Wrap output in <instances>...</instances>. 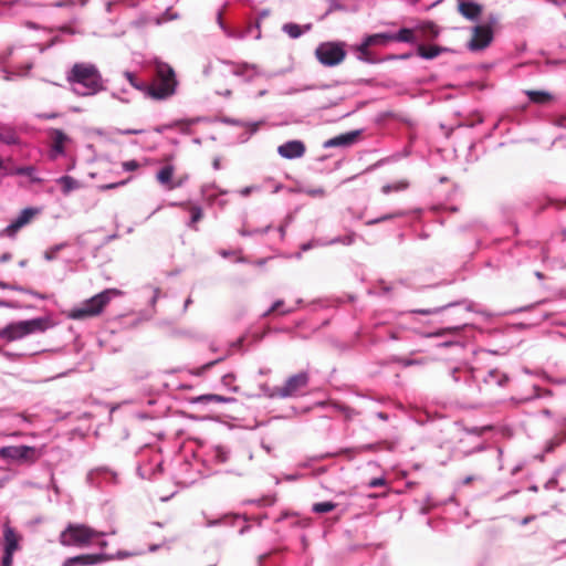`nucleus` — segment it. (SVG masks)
Wrapping results in <instances>:
<instances>
[{
  "mask_svg": "<svg viewBox=\"0 0 566 566\" xmlns=\"http://www.w3.org/2000/svg\"><path fill=\"white\" fill-rule=\"evenodd\" d=\"M154 293H155V295H154V297H153V302H155V301L157 300V297H158V295H159V293H160L159 287H155V289H154Z\"/></svg>",
  "mask_w": 566,
  "mask_h": 566,
  "instance_id": "obj_47",
  "label": "nucleus"
},
{
  "mask_svg": "<svg viewBox=\"0 0 566 566\" xmlns=\"http://www.w3.org/2000/svg\"><path fill=\"white\" fill-rule=\"evenodd\" d=\"M214 167L218 168L219 167V163L218 160L214 161Z\"/></svg>",
  "mask_w": 566,
  "mask_h": 566,
  "instance_id": "obj_59",
  "label": "nucleus"
},
{
  "mask_svg": "<svg viewBox=\"0 0 566 566\" xmlns=\"http://www.w3.org/2000/svg\"><path fill=\"white\" fill-rule=\"evenodd\" d=\"M543 412L548 416L549 415V411L547 409L543 410Z\"/></svg>",
  "mask_w": 566,
  "mask_h": 566,
  "instance_id": "obj_58",
  "label": "nucleus"
},
{
  "mask_svg": "<svg viewBox=\"0 0 566 566\" xmlns=\"http://www.w3.org/2000/svg\"><path fill=\"white\" fill-rule=\"evenodd\" d=\"M66 81L81 96L95 95L105 90L97 66L90 62H76L66 73Z\"/></svg>",
  "mask_w": 566,
  "mask_h": 566,
  "instance_id": "obj_1",
  "label": "nucleus"
},
{
  "mask_svg": "<svg viewBox=\"0 0 566 566\" xmlns=\"http://www.w3.org/2000/svg\"><path fill=\"white\" fill-rule=\"evenodd\" d=\"M417 313H420V314H424V315H428V314H431L432 311L431 310H417L416 311Z\"/></svg>",
  "mask_w": 566,
  "mask_h": 566,
  "instance_id": "obj_48",
  "label": "nucleus"
},
{
  "mask_svg": "<svg viewBox=\"0 0 566 566\" xmlns=\"http://www.w3.org/2000/svg\"><path fill=\"white\" fill-rule=\"evenodd\" d=\"M378 416H379V418H381V419H384V420H386V419H387V415H386V413H384V412H379V415H378Z\"/></svg>",
  "mask_w": 566,
  "mask_h": 566,
  "instance_id": "obj_52",
  "label": "nucleus"
},
{
  "mask_svg": "<svg viewBox=\"0 0 566 566\" xmlns=\"http://www.w3.org/2000/svg\"><path fill=\"white\" fill-rule=\"evenodd\" d=\"M391 38H392V42L398 41V42L415 43L416 41H418L416 28L415 29L403 28V29L399 30V32H397V33H391Z\"/></svg>",
  "mask_w": 566,
  "mask_h": 566,
  "instance_id": "obj_23",
  "label": "nucleus"
},
{
  "mask_svg": "<svg viewBox=\"0 0 566 566\" xmlns=\"http://www.w3.org/2000/svg\"><path fill=\"white\" fill-rule=\"evenodd\" d=\"M358 132H349L339 136H336L334 138L328 139L325 143V147H338V146H346L353 144L357 136Z\"/></svg>",
  "mask_w": 566,
  "mask_h": 566,
  "instance_id": "obj_20",
  "label": "nucleus"
},
{
  "mask_svg": "<svg viewBox=\"0 0 566 566\" xmlns=\"http://www.w3.org/2000/svg\"><path fill=\"white\" fill-rule=\"evenodd\" d=\"M220 254L224 258L229 256L231 253L227 252V251H221Z\"/></svg>",
  "mask_w": 566,
  "mask_h": 566,
  "instance_id": "obj_51",
  "label": "nucleus"
},
{
  "mask_svg": "<svg viewBox=\"0 0 566 566\" xmlns=\"http://www.w3.org/2000/svg\"><path fill=\"white\" fill-rule=\"evenodd\" d=\"M125 77L130 83L132 86H134L136 90L144 92L148 96V83L139 81L137 76L134 73L126 72Z\"/></svg>",
  "mask_w": 566,
  "mask_h": 566,
  "instance_id": "obj_28",
  "label": "nucleus"
},
{
  "mask_svg": "<svg viewBox=\"0 0 566 566\" xmlns=\"http://www.w3.org/2000/svg\"><path fill=\"white\" fill-rule=\"evenodd\" d=\"M50 138L52 140V153L63 155L65 151V144L70 140L69 136L61 129L54 128L50 130Z\"/></svg>",
  "mask_w": 566,
  "mask_h": 566,
  "instance_id": "obj_16",
  "label": "nucleus"
},
{
  "mask_svg": "<svg viewBox=\"0 0 566 566\" xmlns=\"http://www.w3.org/2000/svg\"><path fill=\"white\" fill-rule=\"evenodd\" d=\"M306 147L301 140H290L277 147L280 156L286 159L301 158L305 154Z\"/></svg>",
  "mask_w": 566,
  "mask_h": 566,
  "instance_id": "obj_12",
  "label": "nucleus"
},
{
  "mask_svg": "<svg viewBox=\"0 0 566 566\" xmlns=\"http://www.w3.org/2000/svg\"><path fill=\"white\" fill-rule=\"evenodd\" d=\"M2 304H3V302H2V301H0V305H2Z\"/></svg>",
  "mask_w": 566,
  "mask_h": 566,
  "instance_id": "obj_62",
  "label": "nucleus"
},
{
  "mask_svg": "<svg viewBox=\"0 0 566 566\" xmlns=\"http://www.w3.org/2000/svg\"><path fill=\"white\" fill-rule=\"evenodd\" d=\"M389 42H392L391 33L371 34L365 39L358 49L361 53H366L369 46L387 45Z\"/></svg>",
  "mask_w": 566,
  "mask_h": 566,
  "instance_id": "obj_18",
  "label": "nucleus"
},
{
  "mask_svg": "<svg viewBox=\"0 0 566 566\" xmlns=\"http://www.w3.org/2000/svg\"><path fill=\"white\" fill-rule=\"evenodd\" d=\"M282 29L286 34H289L290 38L297 39L303 34L304 31L311 29V24H306L304 28H302L301 25L291 22L285 23Z\"/></svg>",
  "mask_w": 566,
  "mask_h": 566,
  "instance_id": "obj_26",
  "label": "nucleus"
},
{
  "mask_svg": "<svg viewBox=\"0 0 566 566\" xmlns=\"http://www.w3.org/2000/svg\"><path fill=\"white\" fill-rule=\"evenodd\" d=\"M21 535L13 527L6 523L3 526L4 552L14 554L20 549Z\"/></svg>",
  "mask_w": 566,
  "mask_h": 566,
  "instance_id": "obj_14",
  "label": "nucleus"
},
{
  "mask_svg": "<svg viewBox=\"0 0 566 566\" xmlns=\"http://www.w3.org/2000/svg\"><path fill=\"white\" fill-rule=\"evenodd\" d=\"M290 312H291V311H281V312H280V315H285V314H287V313H290Z\"/></svg>",
  "mask_w": 566,
  "mask_h": 566,
  "instance_id": "obj_54",
  "label": "nucleus"
},
{
  "mask_svg": "<svg viewBox=\"0 0 566 566\" xmlns=\"http://www.w3.org/2000/svg\"><path fill=\"white\" fill-rule=\"evenodd\" d=\"M74 0H63L57 3L59 7H71L74 6Z\"/></svg>",
  "mask_w": 566,
  "mask_h": 566,
  "instance_id": "obj_44",
  "label": "nucleus"
},
{
  "mask_svg": "<svg viewBox=\"0 0 566 566\" xmlns=\"http://www.w3.org/2000/svg\"><path fill=\"white\" fill-rule=\"evenodd\" d=\"M312 195H324V190L319 189V190H315V191H311Z\"/></svg>",
  "mask_w": 566,
  "mask_h": 566,
  "instance_id": "obj_50",
  "label": "nucleus"
},
{
  "mask_svg": "<svg viewBox=\"0 0 566 566\" xmlns=\"http://www.w3.org/2000/svg\"><path fill=\"white\" fill-rule=\"evenodd\" d=\"M384 484H385V480L380 479V478L373 479L369 482V486H371V488L380 486V485H384Z\"/></svg>",
  "mask_w": 566,
  "mask_h": 566,
  "instance_id": "obj_42",
  "label": "nucleus"
},
{
  "mask_svg": "<svg viewBox=\"0 0 566 566\" xmlns=\"http://www.w3.org/2000/svg\"><path fill=\"white\" fill-rule=\"evenodd\" d=\"M122 295L117 289H106L74 306L66 313V317L73 321H86L102 315L114 297Z\"/></svg>",
  "mask_w": 566,
  "mask_h": 566,
  "instance_id": "obj_2",
  "label": "nucleus"
},
{
  "mask_svg": "<svg viewBox=\"0 0 566 566\" xmlns=\"http://www.w3.org/2000/svg\"><path fill=\"white\" fill-rule=\"evenodd\" d=\"M107 559L104 554H84L65 559L63 566H92Z\"/></svg>",
  "mask_w": 566,
  "mask_h": 566,
  "instance_id": "obj_13",
  "label": "nucleus"
},
{
  "mask_svg": "<svg viewBox=\"0 0 566 566\" xmlns=\"http://www.w3.org/2000/svg\"><path fill=\"white\" fill-rule=\"evenodd\" d=\"M60 248L57 247L55 250L53 251H48L45 252V259L46 260H53L54 259V255H55V252L59 250Z\"/></svg>",
  "mask_w": 566,
  "mask_h": 566,
  "instance_id": "obj_45",
  "label": "nucleus"
},
{
  "mask_svg": "<svg viewBox=\"0 0 566 566\" xmlns=\"http://www.w3.org/2000/svg\"><path fill=\"white\" fill-rule=\"evenodd\" d=\"M126 182H127V180H123V181H118V182L102 185V186H99V190L106 191V190L115 189L120 186H124Z\"/></svg>",
  "mask_w": 566,
  "mask_h": 566,
  "instance_id": "obj_36",
  "label": "nucleus"
},
{
  "mask_svg": "<svg viewBox=\"0 0 566 566\" xmlns=\"http://www.w3.org/2000/svg\"><path fill=\"white\" fill-rule=\"evenodd\" d=\"M336 504L333 502H319L313 505V512L315 513H327L333 511Z\"/></svg>",
  "mask_w": 566,
  "mask_h": 566,
  "instance_id": "obj_32",
  "label": "nucleus"
},
{
  "mask_svg": "<svg viewBox=\"0 0 566 566\" xmlns=\"http://www.w3.org/2000/svg\"><path fill=\"white\" fill-rule=\"evenodd\" d=\"M473 433H480L481 431H479L478 429H474L472 430Z\"/></svg>",
  "mask_w": 566,
  "mask_h": 566,
  "instance_id": "obj_60",
  "label": "nucleus"
},
{
  "mask_svg": "<svg viewBox=\"0 0 566 566\" xmlns=\"http://www.w3.org/2000/svg\"><path fill=\"white\" fill-rule=\"evenodd\" d=\"M565 440V434L560 433L555 436L552 441L548 450H553L555 446H559Z\"/></svg>",
  "mask_w": 566,
  "mask_h": 566,
  "instance_id": "obj_39",
  "label": "nucleus"
},
{
  "mask_svg": "<svg viewBox=\"0 0 566 566\" xmlns=\"http://www.w3.org/2000/svg\"><path fill=\"white\" fill-rule=\"evenodd\" d=\"M409 187V182L407 180H399L390 185H385L381 188V191L385 195L390 193L391 191H403Z\"/></svg>",
  "mask_w": 566,
  "mask_h": 566,
  "instance_id": "obj_30",
  "label": "nucleus"
},
{
  "mask_svg": "<svg viewBox=\"0 0 566 566\" xmlns=\"http://www.w3.org/2000/svg\"><path fill=\"white\" fill-rule=\"evenodd\" d=\"M535 276H536L537 279H539V280H543V279H544V274H543L542 272H539V271H536V272H535Z\"/></svg>",
  "mask_w": 566,
  "mask_h": 566,
  "instance_id": "obj_49",
  "label": "nucleus"
},
{
  "mask_svg": "<svg viewBox=\"0 0 566 566\" xmlns=\"http://www.w3.org/2000/svg\"><path fill=\"white\" fill-rule=\"evenodd\" d=\"M56 182L61 186L64 195H69L71 191L81 187V184L71 176H62Z\"/></svg>",
  "mask_w": 566,
  "mask_h": 566,
  "instance_id": "obj_24",
  "label": "nucleus"
},
{
  "mask_svg": "<svg viewBox=\"0 0 566 566\" xmlns=\"http://www.w3.org/2000/svg\"><path fill=\"white\" fill-rule=\"evenodd\" d=\"M13 555L14 554H10V553H6L3 554V557H2V566H12L13 564Z\"/></svg>",
  "mask_w": 566,
  "mask_h": 566,
  "instance_id": "obj_40",
  "label": "nucleus"
},
{
  "mask_svg": "<svg viewBox=\"0 0 566 566\" xmlns=\"http://www.w3.org/2000/svg\"><path fill=\"white\" fill-rule=\"evenodd\" d=\"M230 399L229 398H226L221 395H216V394H207V395H201V396H198L193 399H191L192 402H218V403H223V402H228Z\"/></svg>",
  "mask_w": 566,
  "mask_h": 566,
  "instance_id": "obj_29",
  "label": "nucleus"
},
{
  "mask_svg": "<svg viewBox=\"0 0 566 566\" xmlns=\"http://www.w3.org/2000/svg\"><path fill=\"white\" fill-rule=\"evenodd\" d=\"M99 545H101L102 547H105L107 544H106V542H101V544H99Z\"/></svg>",
  "mask_w": 566,
  "mask_h": 566,
  "instance_id": "obj_57",
  "label": "nucleus"
},
{
  "mask_svg": "<svg viewBox=\"0 0 566 566\" xmlns=\"http://www.w3.org/2000/svg\"><path fill=\"white\" fill-rule=\"evenodd\" d=\"M395 446H396V443L392 441H381L376 444H369V446L363 447L360 450L378 451V450L385 449V450L392 451L395 449Z\"/></svg>",
  "mask_w": 566,
  "mask_h": 566,
  "instance_id": "obj_31",
  "label": "nucleus"
},
{
  "mask_svg": "<svg viewBox=\"0 0 566 566\" xmlns=\"http://www.w3.org/2000/svg\"><path fill=\"white\" fill-rule=\"evenodd\" d=\"M41 209L29 207L23 209L20 214L8 224L1 232L0 235H4L8 238H14L17 233L25 226L32 222V220L40 214Z\"/></svg>",
  "mask_w": 566,
  "mask_h": 566,
  "instance_id": "obj_9",
  "label": "nucleus"
},
{
  "mask_svg": "<svg viewBox=\"0 0 566 566\" xmlns=\"http://www.w3.org/2000/svg\"><path fill=\"white\" fill-rule=\"evenodd\" d=\"M118 132L122 135H138V134H143L145 130L142 128H127V129H119Z\"/></svg>",
  "mask_w": 566,
  "mask_h": 566,
  "instance_id": "obj_37",
  "label": "nucleus"
},
{
  "mask_svg": "<svg viewBox=\"0 0 566 566\" xmlns=\"http://www.w3.org/2000/svg\"><path fill=\"white\" fill-rule=\"evenodd\" d=\"M471 481H472V478H467V479H465V481H464V483H465V484H468V483H470Z\"/></svg>",
  "mask_w": 566,
  "mask_h": 566,
  "instance_id": "obj_55",
  "label": "nucleus"
},
{
  "mask_svg": "<svg viewBox=\"0 0 566 566\" xmlns=\"http://www.w3.org/2000/svg\"><path fill=\"white\" fill-rule=\"evenodd\" d=\"M234 380L233 374H226L222 376L221 381L224 386H230Z\"/></svg>",
  "mask_w": 566,
  "mask_h": 566,
  "instance_id": "obj_41",
  "label": "nucleus"
},
{
  "mask_svg": "<svg viewBox=\"0 0 566 566\" xmlns=\"http://www.w3.org/2000/svg\"><path fill=\"white\" fill-rule=\"evenodd\" d=\"M122 167L126 171H136L137 169H139L140 164L137 160L132 159V160H128V161H124L122 164Z\"/></svg>",
  "mask_w": 566,
  "mask_h": 566,
  "instance_id": "obj_35",
  "label": "nucleus"
},
{
  "mask_svg": "<svg viewBox=\"0 0 566 566\" xmlns=\"http://www.w3.org/2000/svg\"><path fill=\"white\" fill-rule=\"evenodd\" d=\"M447 50H448L447 48L436 45V44L434 45L419 44L417 46V54L422 59L432 60V59L437 57L438 55H440L441 53L446 52Z\"/></svg>",
  "mask_w": 566,
  "mask_h": 566,
  "instance_id": "obj_19",
  "label": "nucleus"
},
{
  "mask_svg": "<svg viewBox=\"0 0 566 566\" xmlns=\"http://www.w3.org/2000/svg\"><path fill=\"white\" fill-rule=\"evenodd\" d=\"M178 81L174 69L165 62L156 61L151 83L148 84V97L157 101L166 99L176 93Z\"/></svg>",
  "mask_w": 566,
  "mask_h": 566,
  "instance_id": "obj_3",
  "label": "nucleus"
},
{
  "mask_svg": "<svg viewBox=\"0 0 566 566\" xmlns=\"http://www.w3.org/2000/svg\"><path fill=\"white\" fill-rule=\"evenodd\" d=\"M458 11L462 17L469 20H476L482 13V7L472 1L458 0Z\"/></svg>",
  "mask_w": 566,
  "mask_h": 566,
  "instance_id": "obj_15",
  "label": "nucleus"
},
{
  "mask_svg": "<svg viewBox=\"0 0 566 566\" xmlns=\"http://www.w3.org/2000/svg\"><path fill=\"white\" fill-rule=\"evenodd\" d=\"M221 360H223V358H219V359L209 361V363L202 365L201 367L197 368L196 371H193V374L197 376H201L203 373H206L207 370L212 368L214 365H217Z\"/></svg>",
  "mask_w": 566,
  "mask_h": 566,
  "instance_id": "obj_34",
  "label": "nucleus"
},
{
  "mask_svg": "<svg viewBox=\"0 0 566 566\" xmlns=\"http://www.w3.org/2000/svg\"><path fill=\"white\" fill-rule=\"evenodd\" d=\"M46 327V319L40 317L11 323L0 331V338L13 342L36 332H44Z\"/></svg>",
  "mask_w": 566,
  "mask_h": 566,
  "instance_id": "obj_5",
  "label": "nucleus"
},
{
  "mask_svg": "<svg viewBox=\"0 0 566 566\" xmlns=\"http://www.w3.org/2000/svg\"><path fill=\"white\" fill-rule=\"evenodd\" d=\"M416 30H417V38H418V40H421V41H432V40L437 39L440 34L439 27L431 21L421 23L420 25H418L416 28Z\"/></svg>",
  "mask_w": 566,
  "mask_h": 566,
  "instance_id": "obj_17",
  "label": "nucleus"
},
{
  "mask_svg": "<svg viewBox=\"0 0 566 566\" xmlns=\"http://www.w3.org/2000/svg\"><path fill=\"white\" fill-rule=\"evenodd\" d=\"M42 451L29 446H7L0 449V458L18 464L31 465L41 457Z\"/></svg>",
  "mask_w": 566,
  "mask_h": 566,
  "instance_id": "obj_6",
  "label": "nucleus"
},
{
  "mask_svg": "<svg viewBox=\"0 0 566 566\" xmlns=\"http://www.w3.org/2000/svg\"><path fill=\"white\" fill-rule=\"evenodd\" d=\"M0 143L14 145L19 143L15 129L8 125H0Z\"/></svg>",
  "mask_w": 566,
  "mask_h": 566,
  "instance_id": "obj_22",
  "label": "nucleus"
},
{
  "mask_svg": "<svg viewBox=\"0 0 566 566\" xmlns=\"http://www.w3.org/2000/svg\"><path fill=\"white\" fill-rule=\"evenodd\" d=\"M227 67H228V66H227L224 63H222V62H216V63H211V62H210V63L205 67L203 73H205V75H206V76H208V77H213V75H214V71H217V70H222V69H227Z\"/></svg>",
  "mask_w": 566,
  "mask_h": 566,
  "instance_id": "obj_33",
  "label": "nucleus"
},
{
  "mask_svg": "<svg viewBox=\"0 0 566 566\" xmlns=\"http://www.w3.org/2000/svg\"><path fill=\"white\" fill-rule=\"evenodd\" d=\"M315 55L323 65L334 66L344 61L346 52L342 44L326 42L317 46Z\"/></svg>",
  "mask_w": 566,
  "mask_h": 566,
  "instance_id": "obj_8",
  "label": "nucleus"
},
{
  "mask_svg": "<svg viewBox=\"0 0 566 566\" xmlns=\"http://www.w3.org/2000/svg\"><path fill=\"white\" fill-rule=\"evenodd\" d=\"M185 207L190 213L189 227L197 230L196 223L203 218L202 208L197 205H186Z\"/></svg>",
  "mask_w": 566,
  "mask_h": 566,
  "instance_id": "obj_27",
  "label": "nucleus"
},
{
  "mask_svg": "<svg viewBox=\"0 0 566 566\" xmlns=\"http://www.w3.org/2000/svg\"><path fill=\"white\" fill-rule=\"evenodd\" d=\"M35 168L33 166H27V167H18L10 171L11 175H22L28 176L31 180V182L34 184H43L44 180L38 176H35Z\"/></svg>",
  "mask_w": 566,
  "mask_h": 566,
  "instance_id": "obj_25",
  "label": "nucleus"
},
{
  "mask_svg": "<svg viewBox=\"0 0 566 566\" xmlns=\"http://www.w3.org/2000/svg\"><path fill=\"white\" fill-rule=\"evenodd\" d=\"M103 535V532H98L85 524L71 523L61 532L59 542L63 546L84 547L90 545L93 539Z\"/></svg>",
  "mask_w": 566,
  "mask_h": 566,
  "instance_id": "obj_4",
  "label": "nucleus"
},
{
  "mask_svg": "<svg viewBox=\"0 0 566 566\" xmlns=\"http://www.w3.org/2000/svg\"><path fill=\"white\" fill-rule=\"evenodd\" d=\"M399 216H402V213L397 212V213H394V214H388V216L381 217L380 219H377V220L373 221L371 223H377L379 221L388 220L390 218L399 217Z\"/></svg>",
  "mask_w": 566,
  "mask_h": 566,
  "instance_id": "obj_43",
  "label": "nucleus"
},
{
  "mask_svg": "<svg viewBox=\"0 0 566 566\" xmlns=\"http://www.w3.org/2000/svg\"><path fill=\"white\" fill-rule=\"evenodd\" d=\"M284 305V302L282 300L276 301L271 308L265 313V316H269L277 311L281 310V307Z\"/></svg>",
  "mask_w": 566,
  "mask_h": 566,
  "instance_id": "obj_38",
  "label": "nucleus"
},
{
  "mask_svg": "<svg viewBox=\"0 0 566 566\" xmlns=\"http://www.w3.org/2000/svg\"><path fill=\"white\" fill-rule=\"evenodd\" d=\"M12 258L11 253L7 252V253H3L1 256H0V262H7V261H10Z\"/></svg>",
  "mask_w": 566,
  "mask_h": 566,
  "instance_id": "obj_46",
  "label": "nucleus"
},
{
  "mask_svg": "<svg viewBox=\"0 0 566 566\" xmlns=\"http://www.w3.org/2000/svg\"><path fill=\"white\" fill-rule=\"evenodd\" d=\"M525 94L532 103L538 105L549 104L554 99L553 95L546 91L527 90Z\"/></svg>",
  "mask_w": 566,
  "mask_h": 566,
  "instance_id": "obj_21",
  "label": "nucleus"
},
{
  "mask_svg": "<svg viewBox=\"0 0 566 566\" xmlns=\"http://www.w3.org/2000/svg\"><path fill=\"white\" fill-rule=\"evenodd\" d=\"M150 549L155 551V549H157V546H151Z\"/></svg>",
  "mask_w": 566,
  "mask_h": 566,
  "instance_id": "obj_61",
  "label": "nucleus"
},
{
  "mask_svg": "<svg viewBox=\"0 0 566 566\" xmlns=\"http://www.w3.org/2000/svg\"><path fill=\"white\" fill-rule=\"evenodd\" d=\"M308 384L307 373H298L291 376L284 385L276 386L272 389L270 397L272 398H287L297 395Z\"/></svg>",
  "mask_w": 566,
  "mask_h": 566,
  "instance_id": "obj_7",
  "label": "nucleus"
},
{
  "mask_svg": "<svg viewBox=\"0 0 566 566\" xmlns=\"http://www.w3.org/2000/svg\"><path fill=\"white\" fill-rule=\"evenodd\" d=\"M3 168V160L0 158V169Z\"/></svg>",
  "mask_w": 566,
  "mask_h": 566,
  "instance_id": "obj_56",
  "label": "nucleus"
},
{
  "mask_svg": "<svg viewBox=\"0 0 566 566\" xmlns=\"http://www.w3.org/2000/svg\"><path fill=\"white\" fill-rule=\"evenodd\" d=\"M78 2L81 3V6H85L88 2V0H78Z\"/></svg>",
  "mask_w": 566,
  "mask_h": 566,
  "instance_id": "obj_53",
  "label": "nucleus"
},
{
  "mask_svg": "<svg viewBox=\"0 0 566 566\" xmlns=\"http://www.w3.org/2000/svg\"><path fill=\"white\" fill-rule=\"evenodd\" d=\"M175 170L176 168L174 165L166 164L156 174V180L158 181V184H160L168 190H174L176 188L181 187L188 180L189 177L188 175H182L174 179Z\"/></svg>",
  "mask_w": 566,
  "mask_h": 566,
  "instance_id": "obj_11",
  "label": "nucleus"
},
{
  "mask_svg": "<svg viewBox=\"0 0 566 566\" xmlns=\"http://www.w3.org/2000/svg\"><path fill=\"white\" fill-rule=\"evenodd\" d=\"M493 40V30L490 25H476L472 30V38L468 43L469 50L475 52L488 48Z\"/></svg>",
  "mask_w": 566,
  "mask_h": 566,
  "instance_id": "obj_10",
  "label": "nucleus"
},
{
  "mask_svg": "<svg viewBox=\"0 0 566 566\" xmlns=\"http://www.w3.org/2000/svg\"><path fill=\"white\" fill-rule=\"evenodd\" d=\"M0 286H3V285L0 283Z\"/></svg>",
  "mask_w": 566,
  "mask_h": 566,
  "instance_id": "obj_63",
  "label": "nucleus"
}]
</instances>
